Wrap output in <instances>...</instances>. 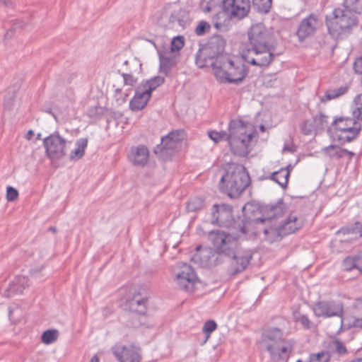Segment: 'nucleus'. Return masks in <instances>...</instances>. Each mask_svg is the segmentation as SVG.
Returning <instances> with one entry per match:
<instances>
[{
	"label": "nucleus",
	"mask_w": 362,
	"mask_h": 362,
	"mask_svg": "<svg viewBox=\"0 0 362 362\" xmlns=\"http://www.w3.org/2000/svg\"><path fill=\"white\" fill-rule=\"evenodd\" d=\"M224 42L211 40L197 54L196 64L199 68L211 66L213 74L220 83L240 85L247 75V69L240 61H235L223 54Z\"/></svg>",
	"instance_id": "obj_1"
},
{
	"label": "nucleus",
	"mask_w": 362,
	"mask_h": 362,
	"mask_svg": "<svg viewBox=\"0 0 362 362\" xmlns=\"http://www.w3.org/2000/svg\"><path fill=\"white\" fill-rule=\"evenodd\" d=\"M247 37L248 43L241 51L243 59L256 66L269 65L274 57L270 31L263 24L257 23L249 29Z\"/></svg>",
	"instance_id": "obj_2"
},
{
	"label": "nucleus",
	"mask_w": 362,
	"mask_h": 362,
	"mask_svg": "<svg viewBox=\"0 0 362 362\" xmlns=\"http://www.w3.org/2000/svg\"><path fill=\"white\" fill-rule=\"evenodd\" d=\"M245 228L242 227L238 233L216 230L210 232L209 235L217 252L232 257L231 264L235 273L244 270L252 258L250 250L238 249V240L240 234L246 233Z\"/></svg>",
	"instance_id": "obj_3"
},
{
	"label": "nucleus",
	"mask_w": 362,
	"mask_h": 362,
	"mask_svg": "<svg viewBox=\"0 0 362 362\" xmlns=\"http://www.w3.org/2000/svg\"><path fill=\"white\" fill-rule=\"evenodd\" d=\"M252 124L242 120L234 119L228 125V141L231 151L239 156H245L250 151L252 140L255 135Z\"/></svg>",
	"instance_id": "obj_4"
},
{
	"label": "nucleus",
	"mask_w": 362,
	"mask_h": 362,
	"mask_svg": "<svg viewBox=\"0 0 362 362\" xmlns=\"http://www.w3.org/2000/svg\"><path fill=\"white\" fill-rule=\"evenodd\" d=\"M249 184V175L243 165L233 163L226 165L220 187L230 197H238Z\"/></svg>",
	"instance_id": "obj_5"
},
{
	"label": "nucleus",
	"mask_w": 362,
	"mask_h": 362,
	"mask_svg": "<svg viewBox=\"0 0 362 362\" xmlns=\"http://www.w3.org/2000/svg\"><path fill=\"white\" fill-rule=\"evenodd\" d=\"M262 349L267 350L272 359L284 358L291 352V344L282 338V332L278 328L265 329L259 341Z\"/></svg>",
	"instance_id": "obj_6"
},
{
	"label": "nucleus",
	"mask_w": 362,
	"mask_h": 362,
	"mask_svg": "<svg viewBox=\"0 0 362 362\" xmlns=\"http://www.w3.org/2000/svg\"><path fill=\"white\" fill-rule=\"evenodd\" d=\"M327 25L332 37L338 39L356 26L357 18L345 8H337L333 11V18L327 21Z\"/></svg>",
	"instance_id": "obj_7"
},
{
	"label": "nucleus",
	"mask_w": 362,
	"mask_h": 362,
	"mask_svg": "<svg viewBox=\"0 0 362 362\" xmlns=\"http://www.w3.org/2000/svg\"><path fill=\"white\" fill-rule=\"evenodd\" d=\"M253 224L255 227V235H259L262 232L264 238L269 242L278 241L284 236L280 221L277 218H257L249 225Z\"/></svg>",
	"instance_id": "obj_8"
},
{
	"label": "nucleus",
	"mask_w": 362,
	"mask_h": 362,
	"mask_svg": "<svg viewBox=\"0 0 362 362\" xmlns=\"http://www.w3.org/2000/svg\"><path fill=\"white\" fill-rule=\"evenodd\" d=\"M71 144L57 132L47 136L43 140L45 153L50 160H60L65 156Z\"/></svg>",
	"instance_id": "obj_9"
},
{
	"label": "nucleus",
	"mask_w": 362,
	"mask_h": 362,
	"mask_svg": "<svg viewBox=\"0 0 362 362\" xmlns=\"http://www.w3.org/2000/svg\"><path fill=\"white\" fill-rule=\"evenodd\" d=\"M112 351L119 362H141V349L133 344H116Z\"/></svg>",
	"instance_id": "obj_10"
},
{
	"label": "nucleus",
	"mask_w": 362,
	"mask_h": 362,
	"mask_svg": "<svg viewBox=\"0 0 362 362\" xmlns=\"http://www.w3.org/2000/svg\"><path fill=\"white\" fill-rule=\"evenodd\" d=\"M313 310L318 317H341L343 314L342 304L334 300L319 301L313 305Z\"/></svg>",
	"instance_id": "obj_11"
},
{
	"label": "nucleus",
	"mask_w": 362,
	"mask_h": 362,
	"mask_svg": "<svg viewBox=\"0 0 362 362\" xmlns=\"http://www.w3.org/2000/svg\"><path fill=\"white\" fill-rule=\"evenodd\" d=\"M232 207L230 205L214 204L212 208L211 223L221 227L230 228L234 224L232 214Z\"/></svg>",
	"instance_id": "obj_12"
},
{
	"label": "nucleus",
	"mask_w": 362,
	"mask_h": 362,
	"mask_svg": "<svg viewBox=\"0 0 362 362\" xmlns=\"http://www.w3.org/2000/svg\"><path fill=\"white\" fill-rule=\"evenodd\" d=\"M179 264L180 271L176 274L177 284L182 289L191 292L194 291L198 278L191 266L185 263Z\"/></svg>",
	"instance_id": "obj_13"
},
{
	"label": "nucleus",
	"mask_w": 362,
	"mask_h": 362,
	"mask_svg": "<svg viewBox=\"0 0 362 362\" xmlns=\"http://www.w3.org/2000/svg\"><path fill=\"white\" fill-rule=\"evenodd\" d=\"M223 8L231 17L243 18L245 17L250 9V0H223Z\"/></svg>",
	"instance_id": "obj_14"
},
{
	"label": "nucleus",
	"mask_w": 362,
	"mask_h": 362,
	"mask_svg": "<svg viewBox=\"0 0 362 362\" xmlns=\"http://www.w3.org/2000/svg\"><path fill=\"white\" fill-rule=\"evenodd\" d=\"M319 25V20L316 15L310 14L304 18L300 23L297 35L300 40H303L313 35L317 30Z\"/></svg>",
	"instance_id": "obj_15"
},
{
	"label": "nucleus",
	"mask_w": 362,
	"mask_h": 362,
	"mask_svg": "<svg viewBox=\"0 0 362 362\" xmlns=\"http://www.w3.org/2000/svg\"><path fill=\"white\" fill-rule=\"evenodd\" d=\"M185 138V134L182 130H177L169 133L161 139L162 149L177 150L182 146V143Z\"/></svg>",
	"instance_id": "obj_16"
},
{
	"label": "nucleus",
	"mask_w": 362,
	"mask_h": 362,
	"mask_svg": "<svg viewBox=\"0 0 362 362\" xmlns=\"http://www.w3.org/2000/svg\"><path fill=\"white\" fill-rule=\"evenodd\" d=\"M159 57V71L160 73L168 76L172 68L177 64V57L175 54L169 50H158Z\"/></svg>",
	"instance_id": "obj_17"
},
{
	"label": "nucleus",
	"mask_w": 362,
	"mask_h": 362,
	"mask_svg": "<svg viewBox=\"0 0 362 362\" xmlns=\"http://www.w3.org/2000/svg\"><path fill=\"white\" fill-rule=\"evenodd\" d=\"M338 235L340 237L339 241L341 243L358 240L362 236V225L356 222L353 226L342 228L338 231Z\"/></svg>",
	"instance_id": "obj_18"
},
{
	"label": "nucleus",
	"mask_w": 362,
	"mask_h": 362,
	"mask_svg": "<svg viewBox=\"0 0 362 362\" xmlns=\"http://www.w3.org/2000/svg\"><path fill=\"white\" fill-rule=\"evenodd\" d=\"M123 64L130 66V73H123L122 74L124 83L127 86H134L136 83L137 79L132 75V73L139 72L141 69V64L139 59L133 58L130 60L124 61Z\"/></svg>",
	"instance_id": "obj_19"
},
{
	"label": "nucleus",
	"mask_w": 362,
	"mask_h": 362,
	"mask_svg": "<svg viewBox=\"0 0 362 362\" xmlns=\"http://www.w3.org/2000/svg\"><path fill=\"white\" fill-rule=\"evenodd\" d=\"M322 153L329 160H337L344 157L351 159L354 153L336 145H329L322 148Z\"/></svg>",
	"instance_id": "obj_20"
},
{
	"label": "nucleus",
	"mask_w": 362,
	"mask_h": 362,
	"mask_svg": "<svg viewBox=\"0 0 362 362\" xmlns=\"http://www.w3.org/2000/svg\"><path fill=\"white\" fill-rule=\"evenodd\" d=\"M149 152L144 146L133 147L129 155V160L136 165H144L148 159Z\"/></svg>",
	"instance_id": "obj_21"
},
{
	"label": "nucleus",
	"mask_w": 362,
	"mask_h": 362,
	"mask_svg": "<svg viewBox=\"0 0 362 362\" xmlns=\"http://www.w3.org/2000/svg\"><path fill=\"white\" fill-rule=\"evenodd\" d=\"M150 98L148 93H146L140 86L138 87L134 98L130 101V108L134 111L142 110L147 105Z\"/></svg>",
	"instance_id": "obj_22"
},
{
	"label": "nucleus",
	"mask_w": 362,
	"mask_h": 362,
	"mask_svg": "<svg viewBox=\"0 0 362 362\" xmlns=\"http://www.w3.org/2000/svg\"><path fill=\"white\" fill-rule=\"evenodd\" d=\"M284 235L296 232L302 226V221L296 214H291L284 221L280 222Z\"/></svg>",
	"instance_id": "obj_23"
},
{
	"label": "nucleus",
	"mask_w": 362,
	"mask_h": 362,
	"mask_svg": "<svg viewBox=\"0 0 362 362\" xmlns=\"http://www.w3.org/2000/svg\"><path fill=\"white\" fill-rule=\"evenodd\" d=\"M361 130V124L358 122L356 125L349 127L338 134H335L334 139L338 140L339 142L344 144L349 142L356 137Z\"/></svg>",
	"instance_id": "obj_24"
},
{
	"label": "nucleus",
	"mask_w": 362,
	"mask_h": 362,
	"mask_svg": "<svg viewBox=\"0 0 362 362\" xmlns=\"http://www.w3.org/2000/svg\"><path fill=\"white\" fill-rule=\"evenodd\" d=\"M87 146L88 139L86 138L77 139L74 144V148L69 153V160L76 162L80 160L84 156Z\"/></svg>",
	"instance_id": "obj_25"
},
{
	"label": "nucleus",
	"mask_w": 362,
	"mask_h": 362,
	"mask_svg": "<svg viewBox=\"0 0 362 362\" xmlns=\"http://www.w3.org/2000/svg\"><path fill=\"white\" fill-rule=\"evenodd\" d=\"M358 123L354 118H350V117H340L338 119H336L332 125V134L334 137L335 134H338L344 129L356 125V124Z\"/></svg>",
	"instance_id": "obj_26"
},
{
	"label": "nucleus",
	"mask_w": 362,
	"mask_h": 362,
	"mask_svg": "<svg viewBox=\"0 0 362 362\" xmlns=\"http://www.w3.org/2000/svg\"><path fill=\"white\" fill-rule=\"evenodd\" d=\"M230 13L223 8V11L217 13L213 18L214 27L221 31L226 30L230 24Z\"/></svg>",
	"instance_id": "obj_27"
},
{
	"label": "nucleus",
	"mask_w": 362,
	"mask_h": 362,
	"mask_svg": "<svg viewBox=\"0 0 362 362\" xmlns=\"http://www.w3.org/2000/svg\"><path fill=\"white\" fill-rule=\"evenodd\" d=\"M146 298L135 296L127 301V306L129 308L130 311L142 315L146 313Z\"/></svg>",
	"instance_id": "obj_28"
},
{
	"label": "nucleus",
	"mask_w": 362,
	"mask_h": 362,
	"mask_svg": "<svg viewBox=\"0 0 362 362\" xmlns=\"http://www.w3.org/2000/svg\"><path fill=\"white\" fill-rule=\"evenodd\" d=\"M28 286V280L25 276H18L10 284L8 291L12 293H21Z\"/></svg>",
	"instance_id": "obj_29"
},
{
	"label": "nucleus",
	"mask_w": 362,
	"mask_h": 362,
	"mask_svg": "<svg viewBox=\"0 0 362 362\" xmlns=\"http://www.w3.org/2000/svg\"><path fill=\"white\" fill-rule=\"evenodd\" d=\"M165 81L163 77L158 76H155L150 80H148L140 86V87L146 92L151 95V93L156 90L158 86L162 85Z\"/></svg>",
	"instance_id": "obj_30"
},
{
	"label": "nucleus",
	"mask_w": 362,
	"mask_h": 362,
	"mask_svg": "<svg viewBox=\"0 0 362 362\" xmlns=\"http://www.w3.org/2000/svg\"><path fill=\"white\" fill-rule=\"evenodd\" d=\"M289 170L281 168L279 170L272 173L271 178L277 182L281 187H286L288 181Z\"/></svg>",
	"instance_id": "obj_31"
},
{
	"label": "nucleus",
	"mask_w": 362,
	"mask_h": 362,
	"mask_svg": "<svg viewBox=\"0 0 362 362\" xmlns=\"http://www.w3.org/2000/svg\"><path fill=\"white\" fill-rule=\"evenodd\" d=\"M59 332L57 329H51L45 331L41 336V341L44 344L54 343L59 338Z\"/></svg>",
	"instance_id": "obj_32"
},
{
	"label": "nucleus",
	"mask_w": 362,
	"mask_h": 362,
	"mask_svg": "<svg viewBox=\"0 0 362 362\" xmlns=\"http://www.w3.org/2000/svg\"><path fill=\"white\" fill-rule=\"evenodd\" d=\"M344 7L356 13H362V0H344Z\"/></svg>",
	"instance_id": "obj_33"
},
{
	"label": "nucleus",
	"mask_w": 362,
	"mask_h": 362,
	"mask_svg": "<svg viewBox=\"0 0 362 362\" xmlns=\"http://www.w3.org/2000/svg\"><path fill=\"white\" fill-rule=\"evenodd\" d=\"M344 270L350 272L353 269H358V255L354 256H348L342 262Z\"/></svg>",
	"instance_id": "obj_34"
},
{
	"label": "nucleus",
	"mask_w": 362,
	"mask_h": 362,
	"mask_svg": "<svg viewBox=\"0 0 362 362\" xmlns=\"http://www.w3.org/2000/svg\"><path fill=\"white\" fill-rule=\"evenodd\" d=\"M204 206V200L201 197L192 198L187 204V210L194 212L200 210Z\"/></svg>",
	"instance_id": "obj_35"
},
{
	"label": "nucleus",
	"mask_w": 362,
	"mask_h": 362,
	"mask_svg": "<svg viewBox=\"0 0 362 362\" xmlns=\"http://www.w3.org/2000/svg\"><path fill=\"white\" fill-rule=\"evenodd\" d=\"M300 129L305 135L315 134L318 133L313 119L304 121L300 126Z\"/></svg>",
	"instance_id": "obj_36"
},
{
	"label": "nucleus",
	"mask_w": 362,
	"mask_h": 362,
	"mask_svg": "<svg viewBox=\"0 0 362 362\" xmlns=\"http://www.w3.org/2000/svg\"><path fill=\"white\" fill-rule=\"evenodd\" d=\"M354 102V104L352 109L353 115L356 118L362 119V93L358 95Z\"/></svg>",
	"instance_id": "obj_37"
},
{
	"label": "nucleus",
	"mask_w": 362,
	"mask_h": 362,
	"mask_svg": "<svg viewBox=\"0 0 362 362\" xmlns=\"http://www.w3.org/2000/svg\"><path fill=\"white\" fill-rule=\"evenodd\" d=\"M185 45V38L182 36L178 35L173 38L170 43V50L174 52H179Z\"/></svg>",
	"instance_id": "obj_38"
},
{
	"label": "nucleus",
	"mask_w": 362,
	"mask_h": 362,
	"mask_svg": "<svg viewBox=\"0 0 362 362\" xmlns=\"http://www.w3.org/2000/svg\"><path fill=\"white\" fill-rule=\"evenodd\" d=\"M313 120L315 123L317 132L326 127L328 124L327 117L322 114L315 116L313 118Z\"/></svg>",
	"instance_id": "obj_39"
},
{
	"label": "nucleus",
	"mask_w": 362,
	"mask_h": 362,
	"mask_svg": "<svg viewBox=\"0 0 362 362\" xmlns=\"http://www.w3.org/2000/svg\"><path fill=\"white\" fill-rule=\"evenodd\" d=\"M217 325L214 320L206 321L202 328V332L206 334V339L203 344H205L210 337L211 334L216 329Z\"/></svg>",
	"instance_id": "obj_40"
},
{
	"label": "nucleus",
	"mask_w": 362,
	"mask_h": 362,
	"mask_svg": "<svg viewBox=\"0 0 362 362\" xmlns=\"http://www.w3.org/2000/svg\"><path fill=\"white\" fill-rule=\"evenodd\" d=\"M272 0H253L254 4L258 11L262 13H267L272 7Z\"/></svg>",
	"instance_id": "obj_41"
},
{
	"label": "nucleus",
	"mask_w": 362,
	"mask_h": 362,
	"mask_svg": "<svg viewBox=\"0 0 362 362\" xmlns=\"http://www.w3.org/2000/svg\"><path fill=\"white\" fill-rule=\"evenodd\" d=\"M209 137L215 143H218L221 141L227 140L228 133L226 132L209 131L208 132Z\"/></svg>",
	"instance_id": "obj_42"
},
{
	"label": "nucleus",
	"mask_w": 362,
	"mask_h": 362,
	"mask_svg": "<svg viewBox=\"0 0 362 362\" xmlns=\"http://www.w3.org/2000/svg\"><path fill=\"white\" fill-rule=\"evenodd\" d=\"M210 28L211 26L209 23L202 21L198 23V25L195 28L194 32L198 36H202L205 33L209 32Z\"/></svg>",
	"instance_id": "obj_43"
},
{
	"label": "nucleus",
	"mask_w": 362,
	"mask_h": 362,
	"mask_svg": "<svg viewBox=\"0 0 362 362\" xmlns=\"http://www.w3.org/2000/svg\"><path fill=\"white\" fill-rule=\"evenodd\" d=\"M346 90V87H339L337 89L330 90L326 93L325 97L327 100L334 99L344 94Z\"/></svg>",
	"instance_id": "obj_44"
},
{
	"label": "nucleus",
	"mask_w": 362,
	"mask_h": 362,
	"mask_svg": "<svg viewBox=\"0 0 362 362\" xmlns=\"http://www.w3.org/2000/svg\"><path fill=\"white\" fill-rule=\"evenodd\" d=\"M294 319L296 321L300 322L305 328H310L311 322L307 315L300 313H295Z\"/></svg>",
	"instance_id": "obj_45"
},
{
	"label": "nucleus",
	"mask_w": 362,
	"mask_h": 362,
	"mask_svg": "<svg viewBox=\"0 0 362 362\" xmlns=\"http://www.w3.org/2000/svg\"><path fill=\"white\" fill-rule=\"evenodd\" d=\"M18 196V191L13 187H8L6 189V199L8 201H15Z\"/></svg>",
	"instance_id": "obj_46"
},
{
	"label": "nucleus",
	"mask_w": 362,
	"mask_h": 362,
	"mask_svg": "<svg viewBox=\"0 0 362 362\" xmlns=\"http://www.w3.org/2000/svg\"><path fill=\"white\" fill-rule=\"evenodd\" d=\"M333 346L334 347L336 351L339 354H344L346 353V349L345 345L340 341L339 340H334L332 342Z\"/></svg>",
	"instance_id": "obj_47"
},
{
	"label": "nucleus",
	"mask_w": 362,
	"mask_h": 362,
	"mask_svg": "<svg viewBox=\"0 0 362 362\" xmlns=\"http://www.w3.org/2000/svg\"><path fill=\"white\" fill-rule=\"evenodd\" d=\"M354 69L356 73L362 74V55L354 62Z\"/></svg>",
	"instance_id": "obj_48"
},
{
	"label": "nucleus",
	"mask_w": 362,
	"mask_h": 362,
	"mask_svg": "<svg viewBox=\"0 0 362 362\" xmlns=\"http://www.w3.org/2000/svg\"><path fill=\"white\" fill-rule=\"evenodd\" d=\"M358 270L362 272V252L358 254Z\"/></svg>",
	"instance_id": "obj_49"
},
{
	"label": "nucleus",
	"mask_w": 362,
	"mask_h": 362,
	"mask_svg": "<svg viewBox=\"0 0 362 362\" xmlns=\"http://www.w3.org/2000/svg\"><path fill=\"white\" fill-rule=\"evenodd\" d=\"M353 326L355 327L362 328V319H361V318L355 319L353 322Z\"/></svg>",
	"instance_id": "obj_50"
},
{
	"label": "nucleus",
	"mask_w": 362,
	"mask_h": 362,
	"mask_svg": "<svg viewBox=\"0 0 362 362\" xmlns=\"http://www.w3.org/2000/svg\"><path fill=\"white\" fill-rule=\"evenodd\" d=\"M97 111V108L90 109L87 112V115L89 117H93L95 116V113L93 112Z\"/></svg>",
	"instance_id": "obj_51"
},
{
	"label": "nucleus",
	"mask_w": 362,
	"mask_h": 362,
	"mask_svg": "<svg viewBox=\"0 0 362 362\" xmlns=\"http://www.w3.org/2000/svg\"><path fill=\"white\" fill-rule=\"evenodd\" d=\"M34 133L33 130H29L28 133L26 134V138L28 139H30L32 136H33Z\"/></svg>",
	"instance_id": "obj_52"
},
{
	"label": "nucleus",
	"mask_w": 362,
	"mask_h": 362,
	"mask_svg": "<svg viewBox=\"0 0 362 362\" xmlns=\"http://www.w3.org/2000/svg\"><path fill=\"white\" fill-rule=\"evenodd\" d=\"M89 362H100V360L97 355H94Z\"/></svg>",
	"instance_id": "obj_53"
},
{
	"label": "nucleus",
	"mask_w": 362,
	"mask_h": 362,
	"mask_svg": "<svg viewBox=\"0 0 362 362\" xmlns=\"http://www.w3.org/2000/svg\"><path fill=\"white\" fill-rule=\"evenodd\" d=\"M13 312H14V310L12 308L9 309V316H10V317H12Z\"/></svg>",
	"instance_id": "obj_54"
},
{
	"label": "nucleus",
	"mask_w": 362,
	"mask_h": 362,
	"mask_svg": "<svg viewBox=\"0 0 362 362\" xmlns=\"http://www.w3.org/2000/svg\"><path fill=\"white\" fill-rule=\"evenodd\" d=\"M6 6H9L11 3L8 0H3Z\"/></svg>",
	"instance_id": "obj_55"
},
{
	"label": "nucleus",
	"mask_w": 362,
	"mask_h": 362,
	"mask_svg": "<svg viewBox=\"0 0 362 362\" xmlns=\"http://www.w3.org/2000/svg\"><path fill=\"white\" fill-rule=\"evenodd\" d=\"M37 271L34 269H31V274L32 275H36Z\"/></svg>",
	"instance_id": "obj_56"
},
{
	"label": "nucleus",
	"mask_w": 362,
	"mask_h": 362,
	"mask_svg": "<svg viewBox=\"0 0 362 362\" xmlns=\"http://www.w3.org/2000/svg\"><path fill=\"white\" fill-rule=\"evenodd\" d=\"M4 106L6 108H11L12 106V104H4Z\"/></svg>",
	"instance_id": "obj_57"
},
{
	"label": "nucleus",
	"mask_w": 362,
	"mask_h": 362,
	"mask_svg": "<svg viewBox=\"0 0 362 362\" xmlns=\"http://www.w3.org/2000/svg\"><path fill=\"white\" fill-rule=\"evenodd\" d=\"M293 167L291 165H288L285 169H288L289 172L292 170Z\"/></svg>",
	"instance_id": "obj_58"
},
{
	"label": "nucleus",
	"mask_w": 362,
	"mask_h": 362,
	"mask_svg": "<svg viewBox=\"0 0 362 362\" xmlns=\"http://www.w3.org/2000/svg\"><path fill=\"white\" fill-rule=\"evenodd\" d=\"M204 11L206 12H209L210 11V8L209 6H206V8H204Z\"/></svg>",
	"instance_id": "obj_59"
},
{
	"label": "nucleus",
	"mask_w": 362,
	"mask_h": 362,
	"mask_svg": "<svg viewBox=\"0 0 362 362\" xmlns=\"http://www.w3.org/2000/svg\"><path fill=\"white\" fill-rule=\"evenodd\" d=\"M250 206H251V205H250V204H246V205L245 206V207H244V210H245V211H246V210H247V209H248Z\"/></svg>",
	"instance_id": "obj_60"
},
{
	"label": "nucleus",
	"mask_w": 362,
	"mask_h": 362,
	"mask_svg": "<svg viewBox=\"0 0 362 362\" xmlns=\"http://www.w3.org/2000/svg\"><path fill=\"white\" fill-rule=\"evenodd\" d=\"M259 128H260V130H261L262 132H264V129H265V128H264V125H260Z\"/></svg>",
	"instance_id": "obj_61"
},
{
	"label": "nucleus",
	"mask_w": 362,
	"mask_h": 362,
	"mask_svg": "<svg viewBox=\"0 0 362 362\" xmlns=\"http://www.w3.org/2000/svg\"><path fill=\"white\" fill-rule=\"evenodd\" d=\"M49 230H51L52 231H55V229L53 228H50Z\"/></svg>",
	"instance_id": "obj_62"
},
{
	"label": "nucleus",
	"mask_w": 362,
	"mask_h": 362,
	"mask_svg": "<svg viewBox=\"0 0 362 362\" xmlns=\"http://www.w3.org/2000/svg\"><path fill=\"white\" fill-rule=\"evenodd\" d=\"M343 324V319L341 320V325H342Z\"/></svg>",
	"instance_id": "obj_63"
}]
</instances>
